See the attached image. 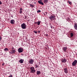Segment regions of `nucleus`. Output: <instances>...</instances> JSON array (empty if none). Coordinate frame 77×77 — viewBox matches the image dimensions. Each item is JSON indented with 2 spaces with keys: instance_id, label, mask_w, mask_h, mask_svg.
Here are the masks:
<instances>
[{
  "instance_id": "1",
  "label": "nucleus",
  "mask_w": 77,
  "mask_h": 77,
  "mask_svg": "<svg viewBox=\"0 0 77 77\" xmlns=\"http://www.w3.org/2000/svg\"><path fill=\"white\" fill-rule=\"evenodd\" d=\"M56 16L54 15H51V16L49 17V19L51 20V21H54V20H56Z\"/></svg>"
},
{
  "instance_id": "2",
  "label": "nucleus",
  "mask_w": 77,
  "mask_h": 77,
  "mask_svg": "<svg viewBox=\"0 0 77 77\" xmlns=\"http://www.w3.org/2000/svg\"><path fill=\"white\" fill-rule=\"evenodd\" d=\"M30 70L31 73H35L36 72V70L34 67H31Z\"/></svg>"
},
{
  "instance_id": "3",
  "label": "nucleus",
  "mask_w": 77,
  "mask_h": 77,
  "mask_svg": "<svg viewBox=\"0 0 77 77\" xmlns=\"http://www.w3.org/2000/svg\"><path fill=\"white\" fill-rule=\"evenodd\" d=\"M21 27L22 29H25L26 27H27V26L25 23H23L21 25Z\"/></svg>"
},
{
  "instance_id": "4",
  "label": "nucleus",
  "mask_w": 77,
  "mask_h": 77,
  "mask_svg": "<svg viewBox=\"0 0 77 77\" xmlns=\"http://www.w3.org/2000/svg\"><path fill=\"white\" fill-rule=\"evenodd\" d=\"M61 61L62 63H65L66 62L67 60L65 59V58H63L61 59Z\"/></svg>"
},
{
  "instance_id": "5",
  "label": "nucleus",
  "mask_w": 77,
  "mask_h": 77,
  "mask_svg": "<svg viewBox=\"0 0 77 77\" xmlns=\"http://www.w3.org/2000/svg\"><path fill=\"white\" fill-rule=\"evenodd\" d=\"M34 62V60H33L32 59H30L28 61V63H30V64H33Z\"/></svg>"
},
{
  "instance_id": "6",
  "label": "nucleus",
  "mask_w": 77,
  "mask_h": 77,
  "mask_svg": "<svg viewBox=\"0 0 77 77\" xmlns=\"http://www.w3.org/2000/svg\"><path fill=\"white\" fill-rule=\"evenodd\" d=\"M18 51L19 53H22L23 51V49L20 48L18 49Z\"/></svg>"
},
{
  "instance_id": "7",
  "label": "nucleus",
  "mask_w": 77,
  "mask_h": 77,
  "mask_svg": "<svg viewBox=\"0 0 77 77\" xmlns=\"http://www.w3.org/2000/svg\"><path fill=\"white\" fill-rule=\"evenodd\" d=\"M77 60H75L72 63V66H75L77 64Z\"/></svg>"
},
{
  "instance_id": "8",
  "label": "nucleus",
  "mask_w": 77,
  "mask_h": 77,
  "mask_svg": "<svg viewBox=\"0 0 77 77\" xmlns=\"http://www.w3.org/2000/svg\"><path fill=\"white\" fill-rule=\"evenodd\" d=\"M24 59H20L19 61V62L20 63H23V62H24Z\"/></svg>"
},
{
  "instance_id": "9",
  "label": "nucleus",
  "mask_w": 77,
  "mask_h": 77,
  "mask_svg": "<svg viewBox=\"0 0 77 77\" xmlns=\"http://www.w3.org/2000/svg\"><path fill=\"white\" fill-rule=\"evenodd\" d=\"M64 71L65 73L67 74L68 72V69H67L66 68H65L64 69Z\"/></svg>"
},
{
  "instance_id": "10",
  "label": "nucleus",
  "mask_w": 77,
  "mask_h": 77,
  "mask_svg": "<svg viewBox=\"0 0 77 77\" xmlns=\"http://www.w3.org/2000/svg\"><path fill=\"white\" fill-rule=\"evenodd\" d=\"M10 23L12 24H14V23H15V20H11Z\"/></svg>"
},
{
  "instance_id": "11",
  "label": "nucleus",
  "mask_w": 77,
  "mask_h": 77,
  "mask_svg": "<svg viewBox=\"0 0 77 77\" xmlns=\"http://www.w3.org/2000/svg\"><path fill=\"white\" fill-rule=\"evenodd\" d=\"M38 3H39V4H40V5H44V3H42V2L38 1Z\"/></svg>"
},
{
  "instance_id": "12",
  "label": "nucleus",
  "mask_w": 77,
  "mask_h": 77,
  "mask_svg": "<svg viewBox=\"0 0 77 77\" xmlns=\"http://www.w3.org/2000/svg\"><path fill=\"white\" fill-rule=\"evenodd\" d=\"M74 28L75 30H77V23L74 24Z\"/></svg>"
},
{
  "instance_id": "13",
  "label": "nucleus",
  "mask_w": 77,
  "mask_h": 77,
  "mask_svg": "<svg viewBox=\"0 0 77 77\" xmlns=\"http://www.w3.org/2000/svg\"><path fill=\"white\" fill-rule=\"evenodd\" d=\"M41 71H37V72H36V74H37V75H39L40 74H41Z\"/></svg>"
},
{
  "instance_id": "14",
  "label": "nucleus",
  "mask_w": 77,
  "mask_h": 77,
  "mask_svg": "<svg viewBox=\"0 0 77 77\" xmlns=\"http://www.w3.org/2000/svg\"><path fill=\"white\" fill-rule=\"evenodd\" d=\"M63 50H64V51H66V49H67V48L66 47H64L63 48Z\"/></svg>"
},
{
  "instance_id": "15",
  "label": "nucleus",
  "mask_w": 77,
  "mask_h": 77,
  "mask_svg": "<svg viewBox=\"0 0 77 77\" xmlns=\"http://www.w3.org/2000/svg\"><path fill=\"white\" fill-rule=\"evenodd\" d=\"M43 1L45 3H47L48 2V0H43Z\"/></svg>"
},
{
  "instance_id": "16",
  "label": "nucleus",
  "mask_w": 77,
  "mask_h": 77,
  "mask_svg": "<svg viewBox=\"0 0 77 77\" xmlns=\"http://www.w3.org/2000/svg\"><path fill=\"white\" fill-rule=\"evenodd\" d=\"M68 3H69L70 5H72V3L69 1H68Z\"/></svg>"
},
{
  "instance_id": "17",
  "label": "nucleus",
  "mask_w": 77,
  "mask_h": 77,
  "mask_svg": "<svg viewBox=\"0 0 77 77\" xmlns=\"http://www.w3.org/2000/svg\"><path fill=\"white\" fill-rule=\"evenodd\" d=\"M12 51V52L11 53H15V50H13V51Z\"/></svg>"
},
{
  "instance_id": "18",
  "label": "nucleus",
  "mask_w": 77,
  "mask_h": 77,
  "mask_svg": "<svg viewBox=\"0 0 77 77\" xmlns=\"http://www.w3.org/2000/svg\"><path fill=\"white\" fill-rule=\"evenodd\" d=\"M38 66H39V65H37V64H36L35 65V68H38Z\"/></svg>"
},
{
  "instance_id": "19",
  "label": "nucleus",
  "mask_w": 77,
  "mask_h": 77,
  "mask_svg": "<svg viewBox=\"0 0 77 77\" xmlns=\"http://www.w3.org/2000/svg\"><path fill=\"white\" fill-rule=\"evenodd\" d=\"M73 35H74V34L73 33H70V35L71 37H72V36H73Z\"/></svg>"
},
{
  "instance_id": "20",
  "label": "nucleus",
  "mask_w": 77,
  "mask_h": 77,
  "mask_svg": "<svg viewBox=\"0 0 77 77\" xmlns=\"http://www.w3.org/2000/svg\"><path fill=\"white\" fill-rule=\"evenodd\" d=\"M40 24H41V22H40V21H38L37 22V24H38V25H40Z\"/></svg>"
},
{
  "instance_id": "21",
  "label": "nucleus",
  "mask_w": 77,
  "mask_h": 77,
  "mask_svg": "<svg viewBox=\"0 0 77 77\" xmlns=\"http://www.w3.org/2000/svg\"><path fill=\"white\" fill-rule=\"evenodd\" d=\"M5 51H8L9 50V49H8V48H5L4 49Z\"/></svg>"
},
{
  "instance_id": "22",
  "label": "nucleus",
  "mask_w": 77,
  "mask_h": 77,
  "mask_svg": "<svg viewBox=\"0 0 77 77\" xmlns=\"http://www.w3.org/2000/svg\"><path fill=\"white\" fill-rule=\"evenodd\" d=\"M30 7H32V8H33V7H34V5H30Z\"/></svg>"
},
{
  "instance_id": "23",
  "label": "nucleus",
  "mask_w": 77,
  "mask_h": 77,
  "mask_svg": "<svg viewBox=\"0 0 77 77\" xmlns=\"http://www.w3.org/2000/svg\"><path fill=\"white\" fill-rule=\"evenodd\" d=\"M34 33H35V34H37V33H38V32H37V31H34Z\"/></svg>"
},
{
  "instance_id": "24",
  "label": "nucleus",
  "mask_w": 77,
  "mask_h": 77,
  "mask_svg": "<svg viewBox=\"0 0 77 77\" xmlns=\"http://www.w3.org/2000/svg\"><path fill=\"white\" fill-rule=\"evenodd\" d=\"M37 12L38 13H39V12H41V11L39 10H38L37 11Z\"/></svg>"
},
{
  "instance_id": "25",
  "label": "nucleus",
  "mask_w": 77,
  "mask_h": 77,
  "mask_svg": "<svg viewBox=\"0 0 77 77\" xmlns=\"http://www.w3.org/2000/svg\"><path fill=\"white\" fill-rule=\"evenodd\" d=\"M14 49V47H12L11 48L12 51H13V50Z\"/></svg>"
},
{
  "instance_id": "26",
  "label": "nucleus",
  "mask_w": 77,
  "mask_h": 77,
  "mask_svg": "<svg viewBox=\"0 0 77 77\" xmlns=\"http://www.w3.org/2000/svg\"><path fill=\"white\" fill-rule=\"evenodd\" d=\"M22 13H23V11H20V14H22Z\"/></svg>"
},
{
  "instance_id": "27",
  "label": "nucleus",
  "mask_w": 77,
  "mask_h": 77,
  "mask_svg": "<svg viewBox=\"0 0 77 77\" xmlns=\"http://www.w3.org/2000/svg\"><path fill=\"white\" fill-rule=\"evenodd\" d=\"M22 10H23V9H22L21 8H20V11H22Z\"/></svg>"
},
{
  "instance_id": "28",
  "label": "nucleus",
  "mask_w": 77,
  "mask_h": 77,
  "mask_svg": "<svg viewBox=\"0 0 77 77\" xmlns=\"http://www.w3.org/2000/svg\"><path fill=\"white\" fill-rule=\"evenodd\" d=\"M45 36H48V34H46L45 35Z\"/></svg>"
},
{
  "instance_id": "29",
  "label": "nucleus",
  "mask_w": 77,
  "mask_h": 77,
  "mask_svg": "<svg viewBox=\"0 0 77 77\" xmlns=\"http://www.w3.org/2000/svg\"><path fill=\"white\" fill-rule=\"evenodd\" d=\"M2 3L0 1V5H2Z\"/></svg>"
},
{
  "instance_id": "30",
  "label": "nucleus",
  "mask_w": 77,
  "mask_h": 77,
  "mask_svg": "<svg viewBox=\"0 0 77 77\" xmlns=\"http://www.w3.org/2000/svg\"><path fill=\"white\" fill-rule=\"evenodd\" d=\"M2 39V37H1V36H0V40Z\"/></svg>"
},
{
  "instance_id": "31",
  "label": "nucleus",
  "mask_w": 77,
  "mask_h": 77,
  "mask_svg": "<svg viewBox=\"0 0 77 77\" xmlns=\"http://www.w3.org/2000/svg\"><path fill=\"white\" fill-rule=\"evenodd\" d=\"M38 33H40V31H39V30L38 31Z\"/></svg>"
},
{
  "instance_id": "32",
  "label": "nucleus",
  "mask_w": 77,
  "mask_h": 77,
  "mask_svg": "<svg viewBox=\"0 0 77 77\" xmlns=\"http://www.w3.org/2000/svg\"><path fill=\"white\" fill-rule=\"evenodd\" d=\"M2 65H5V63H2Z\"/></svg>"
},
{
  "instance_id": "33",
  "label": "nucleus",
  "mask_w": 77,
  "mask_h": 77,
  "mask_svg": "<svg viewBox=\"0 0 77 77\" xmlns=\"http://www.w3.org/2000/svg\"><path fill=\"white\" fill-rule=\"evenodd\" d=\"M10 77H12V75H11L10 76Z\"/></svg>"
},
{
  "instance_id": "34",
  "label": "nucleus",
  "mask_w": 77,
  "mask_h": 77,
  "mask_svg": "<svg viewBox=\"0 0 77 77\" xmlns=\"http://www.w3.org/2000/svg\"><path fill=\"white\" fill-rule=\"evenodd\" d=\"M51 28H52V26H51Z\"/></svg>"
}]
</instances>
